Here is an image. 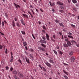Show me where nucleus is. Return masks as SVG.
I'll return each mask as SVG.
<instances>
[{
	"label": "nucleus",
	"instance_id": "obj_1",
	"mask_svg": "<svg viewBox=\"0 0 79 79\" xmlns=\"http://www.w3.org/2000/svg\"><path fill=\"white\" fill-rule=\"evenodd\" d=\"M72 35H73V34L72 33H71L70 32H69L68 34V37L69 38V39H71V38L72 39H74Z\"/></svg>",
	"mask_w": 79,
	"mask_h": 79
},
{
	"label": "nucleus",
	"instance_id": "obj_2",
	"mask_svg": "<svg viewBox=\"0 0 79 79\" xmlns=\"http://www.w3.org/2000/svg\"><path fill=\"white\" fill-rule=\"evenodd\" d=\"M45 64L48 67H49V68L52 67V65H51L50 63L48 62H45Z\"/></svg>",
	"mask_w": 79,
	"mask_h": 79
},
{
	"label": "nucleus",
	"instance_id": "obj_3",
	"mask_svg": "<svg viewBox=\"0 0 79 79\" xmlns=\"http://www.w3.org/2000/svg\"><path fill=\"white\" fill-rule=\"evenodd\" d=\"M38 48L39 50H40L43 52H45V49L42 47H38Z\"/></svg>",
	"mask_w": 79,
	"mask_h": 79
},
{
	"label": "nucleus",
	"instance_id": "obj_4",
	"mask_svg": "<svg viewBox=\"0 0 79 79\" xmlns=\"http://www.w3.org/2000/svg\"><path fill=\"white\" fill-rule=\"evenodd\" d=\"M25 59L27 63H28V64H29V63H30V60H29V58L25 57Z\"/></svg>",
	"mask_w": 79,
	"mask_h": 79
},
{
	"label": "nucleus",
	"instance_id": "obj_5",
	"mask_svg": "<svg viewBox=\"0 0 79 79\" xmlns=\"http://www.w3.org/2000/svg\"><path fill=\"white\" fill-rule=\"evenodd\" d=\"M75 60V57L74 56H72L71 57V61L72 62H74Z\"/></svg>",
	"mask_w": 79,
	"mask_h": 79
},
{
	"label": "nucleus",
	"instance_id": "obj_6",
	"mask_svg": "<svg viewBox=\"0 0 79 79\" xmlns=\"http://www.w3.org/2000/svg\"><path fill=\"white\" fill-rule=\"evenodd\" d=\"M40 42L41 44H46V41L45 40H40Z\"/></svg>",
	"mask_w": 79,
	"mask_h": 79
},
{
	"label": "nucleus",
	"instance_id": "obj_7",
	"mask_svg": "<svg viewBox=\"0 0 79 79\" xmlns=\"http://www.w3.org/2000/svg\"><path fill=\"white\" fill-rule=\"evenodd\" d=\"M57 4H58V5H63V3L60 1H58L57 2Z\"/></svg>",
	"mask_w": 79,
	"mask_h": 79
},
{
	"label": "nucleus",
	"instance_id": "obj_8",
	"mask_svg": "<svg viewBox=\"0 0 79 79\" xmlns=\"http://www.w3.org/2000/svg\"><path fill=\"white\" fill-rule=\"evenodd\" d=\"M49 3L51 6H55V4L53 2H49Z\"/></svg>",
	"mask_w": 79,
	"mask_h": 79
},
{
	"label": "nucleus",
	"instance_id": "obj_9",
	"mask_svg": "<svg viewBox=\"0 0 79 79\" xmlns=\"http://www.w3.org/2000/svg\"><path fill=\"white\" fill-rule=\"evenodd\" d=\"M29 58H31V59H33L34 58V56H33V55L32 54H29V56H28Z\"/></svg>",
	"mask_w": 79,
	"mask_h": 79
},
{
	"label": "nucleus",
	"instance_id": "obj_10",
	"mask_svg": "<svg viewBox=\"0 0 79 79\" xmlns=\"http://www.w3.org/2000/svg\"><path fill=\"white\" fill-rule=\"evenodd\" d=\"M46 37L47 38V40H49V39H50V36H49V35H48V33L46 34Z\"/></svg>",
	"mask_w": 79,
	"mask_h": 79
},
{
	"label": "nucleus",
	"instance_id": "obj_11",
	"mask_svg": "<svg viewBox=\"0 0 79 79\" xmlns=\"http://www.w3.org/2000/svg\"><path fill=\"white\" fill-rule=\"evenodd\" d=\"M24 18H28V16L27 15L24 14H22Z\"/></svg>",
	"mask_w": 79,
	"mask_h": 79
},
{
	"label": "nucleus",
	"instance_id": "obj_12",
	"mask_svg": "<svg viewBox=\"0 0 79 79\" xmlns=\"http://www.w3.org/2000/svg\"><path fill=\"white\" fill-rule=\"evenodd\" d=\"M67 43L68 45V46H69V47H71V46L72 45V44L71 43V42L69 41V42H67Z\"/></svg>",
	"mask_w": 79,
	"mask_h": 79
},
{
	"label": "nucleus",
	"instance_id": "obj_13",
	"mask_svg": "<svg viewBox=\"0 0 79 79\" xmlns=\"http://www.w3.org/2000/svg\"><path fill=\"white\" fill-rule=\"evenodd\" d=\"M20 21L23 25L25 26V23H24V20H23V19H21Z\"/></svg>",
	"mask_w": 79,
	"mask_h": 79
},
{
	"label": "nucleus",
	"instance_id": "obj_14",
	"mask_svg": "<svg viewBox=\"0 0 79 79\" xmlns=\"http://www.w3.org/2000/svg\"><path fill=\"white\" fill-rule=\"evenodd\" d=\"M12 73L14 74H17V71H16V70H15L12 71Z\"/></svg>",
	"mask_w": 79,
	"mask_h": 79
},
{
	"label": "nucleus",
	"instance_id": "obj_15",
	"mask_svg": "<svg viewBox=\"0 0 79 79\" xmlns=\"http://www.w3.org/2000/svg\"><path fill=\"white\" fill-rule=\"evenodd\" d=\"M13 52H11V58L10 59H14L13 58Z\"/></svg>",
	"mask_w": 79,
	"mask_h": 79
},
{
	"label": "nucleus",
	"instance_id": "obj_16",
	"mask_svg": "<svg viewBox=\"0 0 79 79\" xmlns=\"http://www.w3.org/2000/svg\"><path fill=\"white\" fill-rule=\"evenodd\" d=\"M73 53L74 52L73 51H71L69 53V55H70V56H71L73 55Z\"/></svg>",
	"mask_w": 79,
	"mask_h": 79
},
{
	"label": "nucleus",
	"instance_id": "obj_17",
	"mask_svg": "<svg viewBox=\"0 0 79 79\" xmlns=\"http://www.w3.org/2000/svg\"><path fill=\"white\" fill-rule=\"evenodd\" d=\"M49 61L51 63H54V62H53V61L52 60L50 59L49 60Z\"/></svg>",
	"mask_w": 79,
	"mask_h": 79
},
{
	"label": "nucleus",
	"instance_id": "obj_18",
	"mask_svg": "<svg viewBox=\"0 0 79 79\" xmlns=\"http://www.w3.org/2000/svg\"><path fill=\"white\" fill-rule=\"evenodd\" d=\"M72 1L73 3H77V0H72Z\"/></svg>",
	"mask_w": 79,
	"mask_h": 79
},
{
	"label": "nucleus",
	"instance_id": "obj_19",
	"mask_svg": "<svg viewBox=\"0 0 79 79\" xmlns=\"http://www.w3.org/2000/svg\"><path fill=\"white\" fill-rule=\"evenodd\" d=\"M59 24L60 26H62V27H64V25H63V24L62 23H59Z\"/></svg>",
	"mask_w": 79,
	"mask_h": 79
},
{
	"label": "nucleus",
	"instance_id": "obj_20",
	"mask_svg": "<svg viewBox=\"0 0 79 79\" xmlns=\"http://www.w3.org/2000/svg\"><path fill=\"white\" fill-rule=\"evenodd\" d=\"M63 46L64 47H68V46L67 45V44L65 43L64 44Z\"/></svg>",
	"mask_w": 79,
	"mask_h": 79
},
{
	"label": "nucleus",
	"instance_id": "obj_21",
	"mask_svg": "<svg viewBox=\"0 0 79 79\" xmlns=\"http://www.w3.org/2000/svg\"><path fill=\"white\" fill-rule=\"evenodd\" d=\"M53 52H54L55 54L56 55H58V53H57V52L56 51H55V50H54Z\"/></svg>",
	"mask_w": 79,
	"mask_h": 79
},
{
	"label": "nucleus",
	"instance_id": "obj_22",
	"mask_svg": "<svg viewBox=\"0 0 79 79\" xmlns=\"http://www.w3.org/2000/svg\"><path fill=\"white\" fill-rule=\"evenodd\" d=\"M55 22L56 23H60V20L56 19L55 20Z\"/></svg>",
	"mask_w": 79,
	"mask_h": 79
},
{
	"label": "nucleus",
	"instance_id": "obj_23",
	"mask_svg": "<svg viewBox=\"0 0 79 79\" xmlns=\"http://www.w3.org/2000/svg\"><path fill=\"white\" fill-rule=\"evenodd\" d=\"M23 44L25 47L27 46V43L26 42H24L23 43Z\"/></svg>",
	"mask_w": 79,
	"mask_h": 79
},
{
	"label": "nucleus",
	"instance_id": "obj_24",
	"mask_svg": "<svg viewBox=\"0 0 79 79\" xmlns=\"http://www.w3.org/2000/svg\"><path fill=\"white\" fill-rule=\"evenodd\" d=\"M19 77L21 78L22 77H23V75L22 74H20Z\"/></svg>",
	"mask_w": 79,
	"mask_h": 79
},
{
	"label": "nucleus",
	"instance_id": "obj_25",
	"mask_svg": "<svg viewBox=\"0 0 79 79\" xmlns=\"http://www.w3.org/2000/svg\"><path fill=\"white\" fill-rule=\"evenodd\" d=\"M71 42L72 44H76V41L74 40H73L71 41Z\"/></svg>",
	"mask_w": 79,
	"mask_h": 79
},
{
	"label": "nucleus",
	"instance_id": "obj_26",
	"mask_svg": "<svg viewBox=\"0 0 79 79\" xmlns=\"http://www.w3.org/2000/svg\"><path fill=\"white\" fill-rule=\"evenodd\" d=\"M60 8L61 10H64V7L63 6H60Z\"/></svg>",
	"mask_w": 79,
	"mask_h": 79
},
{
	"label": "nucleus",
	"instance_id": "obj_27",
	"mask_svg": "<svg viewBox=\"0 0 79 79\" xmlns=\"http://www.w3.org/2000/svg\"><path fill=\"white\" fill-rule=\"evenodd\" d=\"M41 45L43 47H44V48H46V46L45 45H44V44H41Z\"/></svg>",
	"mask_w": 79,
	"mask_h": 79
},
{
	"label": "nucleus",
	"instance_id": "obj_28",
	"mask_svg": "<svg viewBox=\"0 0 79 79\" xmlns=\"http://www.w3.org/2000/svg\"><path fill=\"white\" fill-rule=\"evenodd\" d=\"M16 24L18 27H20V25H19V23H17Z\"/></svg>",
	"mask_w": 79,
	"mask_h": 79
},
{
	"label": "nucleus",
	"instance_id": "obj_29",
	"mask_svg": "<svg viewBox=\"0 0 79 79\" xmlns=\"http://www.w3.org/2000/svg\"><path fill=\"white\" fill-rule=\"evenodd\" d=\"M59 54H60V55H62L63 53V52H61V51H60L59 52Z\"/></svg>",
	"mask_w": 79,
	"mask_h": 79
},
{
	"label": "nucleus",
	"instance_id": "obj_30",
	"mask_svg": "<svg viewBox=\"0 0 79 79\" xmlns=\"http://www.w3.org/2000/svg\"><path fill=\"white\" fill-rule=\"evenodd\" d=\"M21 32L24 35H25V32L24 31H22Z\"/></svg>",
	"mask_w": 79,
	"mask_h": 79
},
{
	"label": "nucleus",
	"instance_id": "obj_31",
	"mask_svg": "<svg viewBox=\"0 0 79 79\" xmlns=\"http://www.w3.org/2000/svg\"><path fill=\"white\" fill-rule=\"evenodd\" d=\"M42 38L43 40H46V37L44 36H42Z\"/></svg>",
	"mask_w": 79,
	"mask_h": 79
},
{
	"label": "nucleus",
	"instance_id": "obj_32",
	"mask_svg": "<svg viewBox=\"0 0 79 79\" xmlns=\"http://www.w3.org/2000/svg\"><path fill=\"white\" fill-rule=\"evenodd\" d=\"M2 26H5V23H4V22H2Z\"/></svg>",
	"mask_w": 79,
	"mask_h": 79
},
{
	"label": "nucleus",
	"instance_id": "obj_33",
	"mask_svg": "<svg viewBox=\"0 0 79 79\" xmlns=\"http://www.w3.org/2000/svg\"><path fill=\"white\" fill-rule=\"evenodd\" d=\"M18 61H19V63H20L21 64H22V62L21 61V60H20V59H19L18 60Z\"/></svg>",
	"mask_w": 79,
	"mask_h": 79
},
{
	"label": "nucleus",
	"instance_id": "obj_34",
	"mask_svg": "<svg viewBox=\"0 0 79 79\" xmlns=\"http://www.w3.org/2000/svg\"><path fill=\"white\" fill-rule=\"evenodd\" d=\"M63 71L64 73L66 74H67V75H68V72H66V71H64V70H63Z\"/></svg>",
	"mask_w": 79,
	"mask_h": 79
},
{
	"label": "nucleus",
	"instance_id": "obj_35",
	"mask_svg": "<svg viewBox=\"0 0 79 79\" xmlns=\"http://www.w3.org/2000/svg\"><path fill=\"white\" fill-rule=\"evenodd\" d=\"M13 59H10V62H11V63H13Z\"/></svg>",
	"mask_w": 79,
	"mask_h": 79
},
{
	"label": "nucleus",
	"instance_id": "obj_36",
	"mask_svg": "<svg viewBox=\"0 0 79 79\" xmlns=\"http://www.w3.org/2000/svg\"><path fill=\"white\" fill-rule=\"evenodd\" d=\"M43 70L45 72V71H46V69H45L44 67H43Z\"/></svg>",
	"mask_w": 79,
	"mask_h": 79
},
{
	"label": "nucleus",
	"instance_id": "obj_37",
	"mask_svg": "<svg viewBox=\"0 0 79 79\" xmlns=\"http://www.w3.org/2000/svg\"><path fill=\"white\" fill-rule=\"evenodd\" d=\"M64 77L66 79H68V77H67V76H66L65 75H64Z\"/></svg>",
	"mask_w": 79,
	"mask_h": 79
},
{
	"label": "nucleus",
	"instance_id": "obj_38",
	"mask_svg": "<svg viewBox=\"0 0 79 79\" xmlns=\"http://www.w3.org/2000/svg\"><path fill=\"white\" fill-rule=\"evenodd\" d=\"M12 25H13V27H15V22H13V23Z\"/></svg>",
	"mask_w": 79,
	"mask_h": 79
},
{
	"label": "nucleus",
	"instance_id": "obj_39",
	"mask_svg": "<svg viewBox=\"0 0 79 79\" xmlns=\"http://www.w3.org/2000/svg\"><path fill=\"white\" fill-rule=\"evenodd\" d=\"M56 49H58V50H59L60 49V48H59V47L58 46H56Z\"/></svg>",
	"mask_w": 79,
	"mask_h": 79
},
{
	"label": "nucleus",
	"instance_id": "obj_40",
	"mask_svg": "<svg viewBox=\"0 0 79 79\" xmlns=\"http://www.w3.org/2000/svg\"><path fill=\"white\" fill-rule=\"evenodd\" d=\"M65 40L66 42H67V43H68V42H69V41L68 40V39H66Z\"/></svg>",
	"mask_w": 79,
	"mask_h": 79
},
{
	"label": "nucleus",
	"instance_id": "obj_41",
	"mask_svg": "<svg viewBox=\"0 0 79 79\" xmlns=\"http://www.w3.org/2000/svg\"><path fill=\"white\" fill-rule=\"evenodd\" d=\"M43 29H44V30H46V28L45 27V26H43Z\"/></svg>",
	"mask_w": 79,
	"mask_h": 79
},
{
	"label": "nucleus",
	"instance_id": "obj_42",
	"mask_svg": "<svg viewBox=\"0 0 79 79\" xmlns=\"http://www.w3.org/2000/svg\"><path fill=\"white\" fill-rule=\"evenodd\" d=\"M3 48V46L0 45V49H2V48Z\"/></svg>",
	"mask_w": 79,
	"mask_h": 79
},
{
	"label": "nucleus",
	"instance_id": "obj_43",
	"mask_svg": "<svg viewBox=\"0 0 79 79\" xmlns=\"http://www.w3.org/2000/svg\"><path fill=\"white\" fill-rule=\"evenodd\" d=\"M10 71H12L13 70V68L12 67H11L10 68Z\"/></svg>",
	"mask_w": 79,
	"mask_h": 79
},
{
	"label": "nucleus",
	"instance_id": "obj_44",
	"mask_svg": "<svg viewBox=\"0 0 79 79\" xmlns=\"http://www.w3.org/2000/svg\"><path fill=\"white\" fill-rule=\"evenodd\" d=\"M7 52H8V50L6 48L5 53H6H6H7Z\"/></svg>",
	"mask_w": 79,
	"mask_h": 79
},
{
	"label": "nucleus",
	"instance_id": "obj_45",
	"mask_svg": "<svg viewBox=\"0 0 79 79\" xmlns=\"http://www.w3.org/2000/svg\"><path fill=\"white\" fill-rule=\"evenodd\" d=\"M71 26L72 27H75V25L73 24H72Z\"/></svg>",
	"mask_w": 79,
	"mask_h": 79
},
{
	"label": "nucleus",
	"instance_id": "obj_46",
	"mask_svg": "<svg viewBox=\"0 0 79 79\" xmlns=\"http://www.w3.org/2000/svg\"><path fill=\"white\" fill-rule=\"evenodd\" d=\"M5 15L6 16V17H8V14H7V13H5Z\"/></svg>",
	"mask_w": 79,
	"mask_h": 79
},
{
	"label": "nucleus",
	"instance_id": "obj_47",
	"mask_svg": "<svg viewBox=\"0 0 79 79\" xmlns=\"http://www.w3.org/2000/svg\"><path fill=\"white\" fill-rule=\"evenodd\" d=\"M0 34H1L2 35H5V34L2 33V32H0Z\"/></svg>",
	"mask_w": 79,
	"mask_h": 79
},
{
	"label": "nucleus",
	"instance_id": "obj_48",
	"mask_svg": "<svg viewBox=\"0 0 79 79\" xmlns=\"http://www.w3.org/2000/svg\"><path fill=\"white\" fill-rule=\"evenodd\" d=\"M42 32H44V34H45V31L43 30L42 31Z\"/></svg>",
	"mask_w": 79,
	"mask_h": 79
},
{
	"label": "nucleus",
	"instance_id": "obj_49",
	"mask_svg": "<svg viewBox=\"0 0 79 79\" xmlns=\"http://www.w3.org/2000/svg\"><path fill=\"white\" fill-rule=\"evenodd\" d=\"M25 53L26 55H28V53L26 51L25 52Z\"/></svg>",
	"mask_w": 79,
	"mask_h": 79
},
{
	"label": "nucleus",
	"instance_id": "obj_50",
	"mask_svg": "<svg viewBox=\"0 0 79 79\" xmlns=\"http://www.w3.org/2000/svg\"><path fill=\"white\" fill-rule=\"evenodd\" d=\"M6 70H8V69H9V68L8 67H6Z\"/></svg>",
	"mask_w": 79,
	"mask_h": 79
},
{
	"label": "nucleus",
	"instance_id": "obj_51",
	"mask_svg": "<svg viewBox=\"0 0 79 79\" xmlns=\"http://www.w3.org/2000/svg\"><path fill=\"white\" fill-rule=\"evenodd\" d=\"M14 77L15 79H17V76H16V75H15Z\"/></svg>",
	"mask_w": 79,
	"mask_h": 79
},
{
	"label": "nucleus",
	"instance_id": "obj_52",
	"mask_svg": "<svg viewBox=\"0 0 79 79\" xmlns=\"http://www.w3.org/2000/svg\"><path fill=\"white\" fill-rule=\"evenodd\" d=\"M15 21H17V18H16V17H15Z\"/></svg>",
	"mask_w": 79,
	"mask_h": 79
},
{
	"label": "nucleus",
	"instance_id": "obj_53",
	"mask_svg": "<svg viewBox=\"0 0 79 79\" xmlns=\"http://www.w3.org/2000/svg\"><path fill=\"white\" fill-rule=\"evenodd\" d=\"M59 34L60 35H62V33H61V32H59Z\"/></svg>",
	"mask_w": 79,
	"mask_h": 79
},
{
	"label": "nucleus",
	"instance_id": "obj_54",
	"mask_svg": "<svg viewBox=\"0 0 79 79\" xmlns=\"http://www.w3.org/2000/svg\"><path fill=\"white\" fill-rule=\"evenodd\" d=\"M32 37H33L34 39H35V37L34 36V35H33V34H32Z\"/></svg>",
	"mask_w": 79,
	"mask_h": 79
},
{
	"label": "nucleus",
	"instance_id": "obj_55",
	"mask_svg": "<svg viewBox=\"0 0 79 79\" xmlns=\"http://www.w3.org/2000/svg\"><path fill=\"white\" fill-rule=\"evenodd\" d=\"M76 45L77 47H79V44H76Z\"/></svg>",
	"mask_w": 79,
	"mask_h": 79
},
{
	"label": "nucleus",
	"instance_id": "obj_56",
	"mask_svg": "<svg viewBox=\"0 0 79 79\" xmlns=\"http://www.w3.org/2000/svg\"><path fill=\"white\" fill-rule=\"evenodd\" d=\"M31 52H34V50L32 49H31Z\"/></svg>",
	"mask_w": 79,
	"mask_h": 79
},
{
	"label": "nucleus",
	"instance_id": "obj_57",
	"mask_svg": "<svg viewBox=\"0 0 79 79\" xmlns=\"http://www.w3.org/2000/svg\"><path fill=\"white\" fill-rule=\"evenodd\" d=\"M76 6L78 7L79 6V4H78L77 3L76 4Z\"/></svg>",
	"mask_w": 79,
	"mask_h": 79
},
{
	"label": "nucleus",
	"instance_id": "obj_58",
	"mask_svg": "<svg viewBox=\"0 0 79 79\" xmlns=\"http://www.w3.org/2000/svg\"><path fill=\"white\" fill-rule=\"evenodd\" d=\"M55 37H56L55 35H53V37L54 39H55L56 38Z\"/></svg>",
	"mask_w": 79,
	"mask_h": 79
},
{
	"label": "nucleus",
	"instance_id": "obj_59",
	"mask_svg": "<svg viewBox=\"0 0 79 79\" xmlns=\"http://www.w3.org/2000/svg\"><path fill=\"white\" fill-rule=\"evenodd\" d=\"M59 11H60V12H63V10H59Z\"/></svg>",
	"mask_w": 79,
	"mask_h": 79
},
{
	"label": "nucleus",
	"instance_id": "obj_60",
	"mask_svg": "<svg viewBox=\"0 0 79 79\" xmlns=\"http://www.w3.org/2000/svg\"><path fill=\"white\" fill-rule=\"evenodd\" d=\"M34 1L36 3H37V0H34Z\"/></svg>",
	"mask_w": 79,
	"mask_h": 79
},
{
	"label": "nucleus",
	"instance_id": "obj_61",
	"mask_svg": "<svg viewBox=\"0 0 79 79\" xmlns=\"http://www.w3.org/2000/svg\"><path fill=\"white\" fill-rule=\"evenodd\" d=\"M25 47L26 50H27V46H25Z\"/></svg>",
	"mask_w": 79,
	"mask_h": 79
},
{
	"label": "nucleus",
	"instance_id": "obj_62",
	"mask_svg": "<svg viewBox=\"0 0 79 79\" xmlns=\"http://www.w3.org/2000/svg\"><path fill=\"white\" fill-rule=\"evenodd\" d=\"M64 38H67V37L66 36V35H64Z\"/></svg>",
	"mask_w": 79,
	"mask_h": 79
},
{
	"label": "nucleus",
	"instance_id": "obj_63",
	"mask_svg": "<svg viewBox=\"0 0 79 79\" xmlns=\"http://www.w3.org/2000/svg\"><path fill=\"white\" fill-rule=\"evenodd\" d=\"M73 10H76V8H73Z\"/></svg>",
	"mask_w": 79,
	"mask_h": 79
},
{
	"label": "nucleus",
	"instance_id": "obj_64",
	"mask_svg": "<svg viewBox=\"0 0 79 79\" xmlns=\"http://www.w3.org/2000/svg\"><path fill=\"white\" fill-rule=\"evenodd\" d=\"M17 6H18V7H19V8H20V6H19V5L17 4Z\"/></svg>",
	"mask_w": 79,
	"mask_h": 79
}]
</instances>
